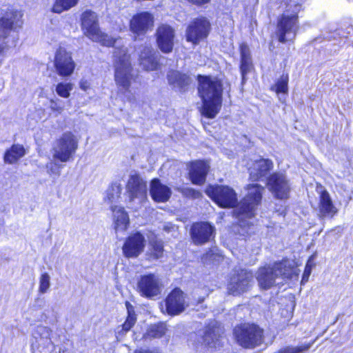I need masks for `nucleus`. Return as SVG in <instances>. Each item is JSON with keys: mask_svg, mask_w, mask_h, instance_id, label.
<instances>
[{"mask_svg": "<svg viewBox=\"0 0 353 353\" xmlns=\"http://www.w3.org/2000/svg\"><path fill=\"white\" fill-rule=\"evenodd\" d=\"M163 284L159 276L155 274L141 275L137 282V291L143 297L153 299L161 294Z\"/></svg>", "mask_w": 353, "mask_h": 353, "instance_id": "11", "label": "nucleus"}, {"mask_svg": "<svg viewBox=\"0 0 353 353\" xmlns=\"http://www.w3.org/2000/svg\"><path fill=\"white\" fill-rule=\"evenodd\" d=\"M299 29L298 16L282 14L278 19L276 34L279 42L285 43L295 38Z\"/></svg>", "mask_w": 353, "mask_h": 353, "instance_id": "8", "label": "nucleus"}, {"mask_svg": "<svg viewBox=\"0 0 353 353\" xmlns=\"http://www.w3.org/2000/svg\"><path fill=\"white\" fill-rule=\"evenodd\" d=\"M54 66L57 73L59 76L65 77H69L73 73L75 63L71 54L65 48L60 47L54 54Z\"/></svg>", "mask_w": 353, "mask_h": 353, "instance_id": "13", "label": "nucleus"}, {"mask_svg": "<svg viewBox=\"0 0 353 353\" xmlns=\"http://www.w3.org/2000/svg\"><path fill=\"white\" fill-rule=\"evenodd\" d=\"M39 331L44 334V336L46 338L50 336L51 332V330L47 327H39Z\"/></svg>", "mask_w": 353, "mask_h": 353, "instance_id": "44", "label": "nucleus"}, {"mask_svg": "<svg viewBox=\"0 0 353 353\" xmlns=\"http://www.w3.org/2000/svg\"><path fill=\"white\" fill-rule=\"evenodd\" d=\"M134 353H157V352L148 350H138L134 352Z\"/></svg>", "mask_w": 353, "mask_h": 353, "instance_id": "47", "label": "nucleus"}, {"mask_svg": "<svg viewBox=\"0 0 353 353\" xmlns=\"http://www.w3.org/2000/svg\"><path fill=\"white\" fill-rule=\"evenodd\" d=\"M268 185L276 198H288L290 187L285 174L279 172L272 174L268 179Z\"/></svg>", "mask_w": 353, "mask_h": 353, "instance_id": "14", "label": "nucleus"}, {"mask_svg": "<svg viewBox=\"0 0 353 353\" xmlns=\"http://www.w3.org/2000/svg\"><path fill=\"white\" fill-rule=\"evenodd\" d=\"M219 336V329L214 326H209L205 330L203 336V343L205 345L212 347L215 345Z\"/></svg>", "mask_w": 353, "mask_h": 353, "instance_id": "32", "label": "nucleus"}, {"mask_svg": "<svg viewBox=\"0 0 353 353\" xmlns=\"http://www.w3.org/2000/svg\"><path fill=\"white\" fill-rule=\"evenodd\" d=\"M167 79L169 84L179 91H184L191 82L190 78L187 74L176 70L169 71Z\"/></svg>", "mask_w": 353, "mask_h": 353, "instance_id": "26", "label": "nucleus"}, {"mask_svg": "<svg viewBox=\"0 0 353 353\" xmlns=\"http://www.w3.org/2000/svg\"><path fill=\"white\" fill-rule=\"evenodd\" d=\"M253 283V274L247 270L239 269L234 271L228 285V293L239 295L248 290Z\"/></svg>", "mask_w": 353, "mask_h": 353, "instance_id": "10", "label": "nucleus"}, {"mask_svg": "<svg viewBox=\"0 0 353 353\" xmlns=\"http://www.w3.org/2000/svg\"><path fill=\"white\" fill-rule=\"evenodd\" d=\"M352 1H353V0H352Z\"/></svg>", "mask_w": 353, "mask_h": 353, "instance_id": "51", "label": "nucleus"}, {"mask_svg": "<svg viewBox=\"0 0 353 353\" xmlns=\"http://www.w3.org/2000/svg\"><path fill=\"white\" fill-rule=\"evenodd\" d=\"M113 212L114 229L116 232L125 231L129 225V217L123 208L120 206H112Z\"/></svg>", "mask_w": 353, "mask_h": 353, "instance_id": "27", "label": "nucleus"}, {"mask_svg": "<svg viewBox=\"0 0 353 353\" xmlns=\"http://www.w3.org/2000/svg\"><path fill=\"white\" fill-rule=\"evenodd\" d=\"M79 86L81 90L86 91L90 88V83L88 81L85 79H82L79 83Z\"/></svg>", "mask_w": 353, "mask_h": 353, "instance_id": "43", "label": "nucleus"}, {"mask_svg": "<svg viewBox=\"0 0 353 353\" xmlns=\"http://www.w3.org/2000/svg\"><path fill=\"white\" fill-rule=\"evenodd\" d=\"M163 243L161 240L151 239L146 252L147 259L149 261L157 260L163 255Z\"/></svg>", "mask_w": 353, "mask_h": 353, "instance_id": "29", "label": "nucleus"}, {"mask_svg": "<svg viewBox=\"0 0 353 353\" xmlns=\"http://www.w3.org/2000/svg\"><path fill=\"white\" fill-rule=\"evenodd\" d=\"M78 148V140L70 132H66L58 139L52 148V158L61 162L68 161Z\"/></svg>", "mask_w": 353, "mask_h": 353, "instance_id": "6", "label": "nucleus"}, {"mask_svg": "<svg viewBox=\"0 0 353 353\" xmlns=\"http://www.w3.org/2000/svg\"><path fill=\"white\" fill-rule=\"evenodd\" d=\"M1 64V62L0 61V65Z\"/></svg>", "mask_w": 353, "mask_h": 353, "instance_id": "50", "label": "nucleus"}, {"mask_svg": "<svg viewBox=\"0 0 353 353\" xmlns=\"http://www.w3.org/2000/svg\"><path fill=\"white\" fill-rule=\"evenodd\" d=\"M237 343L246 348L254 347L263 341V330L256 325L245 323L234 329Z\"/></svg>", "mask_w": 353, "mask_h": 353, "instance_id": "5", "label": "nucleus"}, {"mask_svg": "<svg viewBox=\"0 0 353 353\" xmlns=\"http://www.w3.org/2000/svg\"><path fill=\"white\" fill-rule=\"evenodd\" d=\"M187 306L185 294L179 288L173 290L165 299L167 312L172 316L181 313Z\"/></svg>", "mask_w": 353, "mask_h": 353, "instance_id": "17", "label": "nucleus"}, {"mask_svg": "<svg viewBox=\"0 0 353 353\" xmlns=\"http://www.w3.org/2000/svg\"><path fill=\"white\" fill-rule=\"evenodd\" d=\"M247 190V195L236 210V213L239 219V227L241 228L245 226V222L243 218L250 219L254 215L255 208L261 201L265 188L261 185L254 183L248 185Z\"/></svg>", "mask_w": 353, "mask_h": 353, "instance_id": "4", "label": "nucleus"}, {"mask_svg": "<svg viewBox=\"0 0 353 353\" xmlns=\"http://www.w3.org/2000/svg\"><path fill=\"white\" fill-rule=\"evenodd\" d=\"M317 192L319 194V215L321 218H332L338 210L334 205L329 192L322 186L317 187Z\"/></svg>", "mask_w": 353, "mask_h": 353, "instance_id": "19", "label": "nucleus"}, {"mask_svg": "<svg viewBox=\"0 0 353 353\" xmlns=\"http://www.w3.org/2000/svg\"><path fill=\"white\" fill-rule=\"evenodd\" d=\"M50 287V276L48 273L42 274L39 278V292L41 294H45Z\"/></svg>", "mask_w": 353, "mask_h": 353, "instance_id": "38", "label": "nucleus"}, {"mask_svg": "<svg viewBox=\"0 0 353 353\" xmlns=\"http://www.w3.org/2000/svg\"><path fill=\"white\" fill-rule=\"evenodd\" d=\"M302 6L296 0H289L286 3L285 11L283 14H290V16L297 15L301 11Z\"/></svg>", "mask_w": 353, "mask_h": 353, "instance_id": "36", "label": "nucleus"}, {"mask_svg": "<svg viewBox=\"0 0 353 353\" xmlns=\"http://www.w3.org/2000/svg\"><path fill=\"white\" fill-rule=\"evenodd\" d=\"M145 243V237L140 232L131 234L123 245V255L127 258H137L143 252Z\"/></svg>", "mask_w": 353, "mask_h": 353, "instance_id": "15", "label": "nucleus"}, {"mask_svg": "<svg viewBox=\"0 0 353 353\" xmlns=\"http://www.w3.org/2000/svg\"><path fill=\"white\" fill-rule=\"evenodd\" d=\"M174 37V30L170 26L162 24L158 27L156 31L157 43L161 52L170 53L172 51Z\"/></svg>", "mask_w": 353, "mask_h": 353, "instance_id": "16", "label": "nucleus"}, {"mask_svg": "<svg viewBox=\"0 0 353 353\" xmlns=\"http://www.w3.org/2000/svg\"><path fill=\"white\" fill-rule=\"evenodd\" d=\"M81 28L84 34L95 42L105 46H114L113 67L114 69V81L120 93L129 97L130 88L135 78L132 74L130 57L127 48L120 46L121 39H114L108 34L103 33L98 23L97 14L87 10L81 17Z\"/></svg>", "mask_w": 353, "mask_h": 353, "instance_id": "1", "label": "nucleus"}, {"mask_svg": "<svg viewBox=\"0 0 353 353\" xmlns=\"http://www.w3.org/2000/svg\"><path fill=\"white\" fill-rule=\"evenodd\" d=\"M139 62L145 70L151 71L157 68L158 62L155 52L150 44L145 43L140 47Z\"/></svg>", "mask_w": 353, "mask_h": 353, "instance_id": "24", "label": "nucleus"}, {"mask_svg": "<svg viewBox=\"0 0 353 353\" xmlns=\"http://www.w3.org/2000/svg\"><path fill=\"white\" fill-rule=\"evenodd\" d=\"M180 192L183 196L192 199H197L201 196L199 191L190 188H182L180 189Z\"/></svg>", "mask_w": 353, "mask_h": 353, "instance_id": "41", "label": "nucleus"}, {"mask_svg": "<svg viewBox=\"0 0 353 353\" xmlns=\"http://www.w3.org/2000/svg\"><path fill=\"white\" fill-rule=\"evenodd\" d=\"M137 321L136 314L134 313H130L128 315V317L124 322V323L121 325L120 330L118 329L117 332V337L119 336L125 335L135 324Z\"/></svg>", "mask_w": 353, "mask_h": 353, "instance_id": "35", "label": "nucleus"}, {"mask_svg": "<svg viewBox=\"0 0 353 353\" xmlns=\"http://www.w3.org/2000/svg\"><path fill=\"white\" fill-rule=\"evenodd\" d=\"M121 193V186L117 184H112L106 190L105 200L110 203H114L120 197Z\"/></svg>", "mask_w": 353, "mask_h": 353, "instance_id": "34", "label": "nucleus"}, {"mask_svg": "<svg viewBox=\"0 0 353 353\" xmlns=\"http://www.w3.org/2000/svg\"><path fill=\"white\" fill-rule=\"evenodd\" d=\"M49 106L52 111L58 114H61L65 108L64 103L59 99H51Z\"/></svg>", "mask_w": 353, "mask_h": 353, "instance_id": "40", "label": "nucleus"}, {"mask_svg": "<svg viewBox=\"0 0 353 353\" xmlns=\"http://www.w3.org/2000/svg\"><path fill=\"white\" fill-rule=\"evenodd\" d=\"M47 168H50V172L52 173H55V172L54 171V170L52 169V163H50L49 164L47 165Z\"/></svg>", "mask_w": 353, "mask_h": 353, "instance_id": "48", "label": "nucleus"}, {"mask_svg": "<svg viewBox=\"0 0 353 353\" xmlns=\"http://www.w3.org/2000/svg\"><path fill=\"white\" fill-rule=\"evenodd\" d=\"M209 165L203 161H196L191 163L189 175L192 183L202 185L205 183L209 170Z\"/></svg>", "mask_w": 353, "mask_h": 353, "instance_id": "22", "label": "nucleus"}, {"mask_svg": "<svg viewBox=\"0 0 353 353\" xmlns=\"http://www.w3.org/2000/svg\"><path fill=\"white\" fill-rule=\"evenodd\" d=\"M198 92L202 99V114L213 119L219 112L222 105L223 83L216 77H198Z\"/></svg>", "mask_w": 353, "mask_h": 353, "instance_id": "2", "label": "nucleus"}, {"mask_svg": "<svg viewBox=\"0 0 353 353\" xmlns=\"http://www.w3.org/2000/svg\"><path fill=\"white\" fill-rule=\"evenodd\" d=\"M288 75L283 74L275 85L276 92L278 93H286L288 92Z\"/></svg>", "mask_w": 353, "mask_h": 353, "instance_id": "39", "label": "nucleus"}, {"mask_svg": "<svg viewBox=\"0 0 353 353\" xmlns=\"http://www.w3.org/2000/svg\"><path fill=\"white\" fill-rule=\"evenodd\" d=\"M188 2L196 5L202 6L210 2V0H187Z\"/></svg>", "mask_w": 353, "mask_h": 353, "instance_id": "45", "label": "nucleus"}, {"mask_svg": "<svg viewBox=\"0 0 353 353\" xmlns=\"http://www.w3.org/2000/svg\"><path fill=\"white\" fill-rule=\"evenodd\" d=\"M26 154L25 149L21 145H13L8 150L4 157L5 161L9 163H13L17 161Z\"/></svg>", "mask_w": 353, "mask_h": 353, "instance_id": "30", "label": "nucleus"}, {"mask_svg": "<svg viewBox=\"0 0 353 353\" xmlns=\"http://www.w3.org/2000/svg\"><path fill=\"white\" fill-rule=\"evenodd\" d=\"M150 193L154 201L164 203L170 199L172 192L159 179H154L150 183Z\"/></svg>", "mask_w": 353, "mask_h": 353, "instance_id": "25", "label": "nucleus"}, {"mask_svg": "<svg viewBox=\"0 0 353 353\" xmlns=\"http://www.w3.org/2000/svg\"><path fill=\"white\" fill-rule=\"evenodd\" d=\"M241 51V72L243 79L252 68V61L250 51L248 45L242 43L240 46Z\"/></svg>", "mask_w": 353, "mask_h": 353, "instance_id": "28", "label": "nucleus"}, {"mask_svg": "<svg viewBox=\"0 0 353 353\" xmlns=\"http://www.w3.org/2000/svg\"><path fill=\"white\" fill-rule=\"evenodd\" d=\"M273 168V162L270 159H261L253 163L249 168L250 178L252 181L261 179L270 173Z\"/></svg>", "mask_w": 353, "mask_h": 353, "instance_id": "23", "label": "nucleus"}, {"mask_svg": "<svg viewBox=\"0 0 353 353\" xmlns=\"http://www.w3.org/2000/svg\"><path fill=\"white\" fill-rule=\"evenodd\" d=\"M242 230H243V228H242ZM242 232H243V233H242V234H243V235H245V232H247V231H245V232H244V231H242Z\"/></svg>", "mask_w": 353, "mask_h": 353, "instance_id": "49", "label": "nucleus"}, {"mask_svg": "<svg viewBox=\"0 0 353 353\" xmlns=\"http://www.w3.org/2000/svg\"><path fill=\"white\" fill-rule=\"evenodd\" d=\"M22 17L20 11L8 10L0 18V55L8 48L6 39L10 30L21 27Z\"/></svg>", "mask_w": 353, "mask_h": 353, "instance_id": "7", "label": "nucleus"}, {"mask_svg": "<svg viewBox=\"0 0 353 353\" xmlns=\"http://www.w3.org/2000/svg\"><path fill=\"white\" fill-rule=\"evenodd\" d=\"M292 272L290 262L285 260L259 268L255 276L259 287L268 290L279 284V280L290 278Z\"/></svg>", "mask_w": 353, "mask_h": 353, "instance_id": "3", "label": "nucleus"}, {"mask_svg": "<svg viewBox=\"0 0 353 353\" xmlns=\"http://www.w3.org/2000/svg\"><path fill=\"white\" fill-rule=\"evenodd\" d=\"M125 305H126V307L128 310V315L130 314V313H134L133 311V307L132 305H130V303L129 302H126Z\"/></svg>", "mask_w": 353, "mask_h": 353, "instance_id": "46", "label": "nucleus"}, {"mask_svg": "<svg viewBox=\"0 0 353 353\" xmlns=\"http://www.w3.org/2000/svg\"><path fill=\"white\" fill-rule=\"evenodd\" d=\"M78 1L79 0H54L52 11L60 14L74 7Z\"/></svg>", "mask_w": 353, "mask_h": 353, "instance_id": "33", "label": "nucleus"}, {"mask_svg": "<svg viewBox=\"0 0 353 353\" xmlns=\"http://www.w3.org/2000/svg\"><path fill=\"white\" fill-rule=\"evenodd\" d=\"M126 190L130 200L143 199L147 194V184L139 174L130 175L126 185Z\"/></svg>", "mask_w": 353, "mask_h": 353, "instance_id": "20", "label": "nucleus"}, {"mask_svg": "<svg viewBox=\"0 0 353 353\" xmlns=\"http://www.w3.org/2000/svg\"><path fill=\"white\" fill-rule=\"evenodd\" d=\"M205 193L223 208H233L237 203L236 194L228 186L209 185L205 190Z\"/></svg>", "mask_w": 353, "mask_h": 353, "instance_id": "9", "label": "nucleus"}, {"mask_svg": "<svg viewBox=\"0 0 353 353\" xmlns=\"http://www.w3.org/2000/svg\"><path fill=\"white\" fill-rule=\"evenodd\" d=\"M210 28V23L206 18L195 19L187 28V41L197 44L201 40L208 37Z\"/></svg>", "mask_w": 353, "mask_h": 353, "instance_id": "12", "label": "nucleus"}, {"mask_svg": "<svg viewBox=\"0 0 353 353\" xmlns=\"http://www.w3.org/2000/svg\"><path fill=\"white\" fill-rule=\"evenodd\" d=\"M214 228L208 223L201 222L192 225L190 234L193 242L200 245L208 242L214 234Z\"/></svg>", "mask_w": 353, "mask_h": 353, "instance_id": "21", "label": "nucleus"}, {"mask_svg": "<svg viewBox=\"0 0 353 353\" xmlns=\"http://www.w3.org/2000/svg\"><path fill=\"white\" fill-rule=\"evenodd\" d=\"M72 88L73 85L70 83H59L56 86V92L59 96L68 98L70 97Z\"/></svg>", "mask_w": 353, "mask_h": 353, "instance_id": "37", "label": "nucleus"}, {"mask_svg": "<svg viewBox=\"0 0 353 353\" xmlns=\"http://www.w3.org/2000/svg\"><path fill=\"white\" fill-rule=\"evenodd\" d=\"M166 330L165 324L163 323L154 324L149 327L143 336L145 339H159L165 334Z\"/></svg>", "mask_w": 353, "mask_h": 353, "instance_id": "31", "label": "nucleus"}, {"mask_svg": "<svg viewBox=\"0 0 353 353\" xmlns=\"http://www.w3.org/2000/svg\"><path fill=\"white\" fill-rule=\"evenodd\" d=\"M310 273H311V267L307 263L305 267L303 274L302 281H301L302 283L307 282L308 281Z\"/></svg>", "mask_w": 353, "mask_h": 353, "instance_id": "42", "label": "nucleus"}, {"mask_svg": "<svg viewBox=\"0 0 353 353\" xmlns=\"http://www.w3.org/2000/svg\"><path fill=\"white\" fill-rule=\"evenodd\" d=\"M131 31L137 34H145L154 26V17L148 12H142L134 15L130 21Z\"/></svg>", "mask_w": 353, "mask_h": 353, "instance_id": "18", "label": "nucleus"}]
</instances>
